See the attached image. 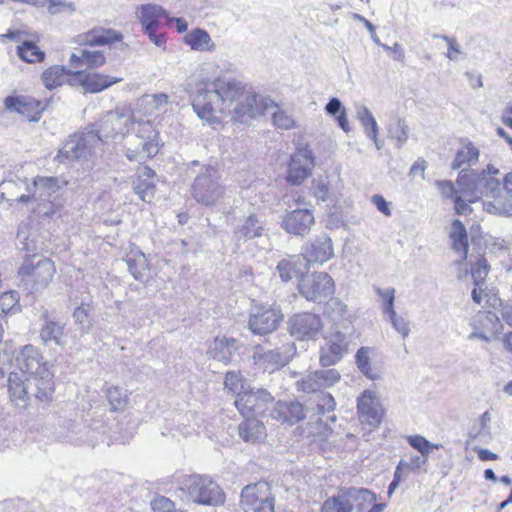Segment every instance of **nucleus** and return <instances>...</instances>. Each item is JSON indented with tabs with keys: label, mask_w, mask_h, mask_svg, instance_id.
I'll use <instances>...</instances> for the list:
<instances>
[{
	"label": "nucleus",
	"mask_w": 512,
	"mask_h": 512,
	"mask_svg": "<svg viewBox=\"0 0 512 512\" xmlns=\"http://www.w3.org/2000/svg\"><path fill=\"white\" fill-rule=\"evenodd\" d=\"M196 115L208 124H219L226 115L246 123L259 111L257 95L235 80L215 79L199 84L192 96Z\"/></svg>",
	"instance_id": "obj_1"
},
{
	"label": "nucleus",
	"mask_w": 512,
	"mask_h": 512,
	"mask_svg": "<svg viewBox=\"0 0 512 512\" xmlns=\"http://www.w3.org/2000/svg\"><path fill=\"white\" fill-rule=\"evenodd\" d=\"M500 174L498 168L487 165L481 172L461 170L456 181L464 185V195L470 202H475L486 197L485 210L490 214L500 216H512V195L500 187V181L496 178Z\"/></svg>",
	"instance_id": "obj_2"
},
{
	"label": "nucleus",
	"mask_w": 512,
	"mask_h": 512,
	"mask_svg": "<svg viewBox=\"0 0 512 512\" xmlns=\"http://www.w3.org/2000/svg\"><path fill=\"white\" fill-rule=\"evenodd\" d=\"M67 184L57 177L37 176L32 186L27 187L29 194L21 195L16 201L30 203L31 211L39 217L52 218L63 208V199L59 191Z\"/></svg>",
	"instance_id": "obj_3"
},
{
	"label": "nucleus",
	"mask_w": 512,
	"mask_h": 512,
	"mask_svg": "<svg viewBox=\"0 0 512 512\" xmlns=\"http://www.w3.org/2000/svg\"><path fill=\"white\" fill-rule=\"evenodd\" d=\"M15 362L18 373L33 381L35 397L40 401L51 400L55 390L54 376L42 354L34 346L26 345L17 354Z\"/></svg>",
	"instance_id": "obj_4"
},
{
	"label": "nucleus",
	"mask_w": 512,
	"mask_h": 512,
	"mask_svg": "<svg viewBox=\"0 0 512 512\" xmlns=\"http://www.w3.org/2000/svg\"><path fill=\"white\" fill-rule=\"evenodd\" d=\"M178 491L190 503L218 506L225 502V493L218 483L206 475H185L178 481Z\"/></svg>",
	"instance_id": "obj_5"
},
{
	"label": "nucleus",
	"mask_w": 512,
	"mask_h": 512,
	"mask_svg": "<svg viewBox=\"0 0 512 512\" xmlns=\"http://www.w3.org/2000/svg\"><path fill=\"white\" fill-rule=\"evenodd\" d=\"M55 271L50 259L34 255L25 259L19 268V285L29 292L43 290L52 281Z\"/></svg>",
	"instance_id": "obj_6"
},
{
	"label": "nucleus",
	"mask_w": 512,
	"mask_h": 512,
	"mask_svg": "<svg viewBox=\"0 0 512 512\" xmlns=\"http://www.w3.org/2000/svg\"><path fill=\"white\" fill-rule=\"evenodd\" d=\"M218 172L213 167L202 168L194 180L192 194L195 200L206 206L214 205L224 193L218 183Z\"/></svg>",
	"instance_id": "obj_7"
},
{
	"label": "nucleus",
	"mask_w": 512,
	"mask_h": 512,
	"mask_svg": "<svg viewBox=\"0 0 512 512\" xmlns=\"http://www.w3.org/2000/svg\"><path fill=\"white\" fill-rule=\"evenodd\" d=\"M240 497L245 512H274V497L270 485L265 481L246 485Z\"/></svg>",
	"instance_id": "obj_8"
},
{
	"label": "nucleus",
	"mask_w": 512,
	"mask_h": 512,
	"mask_svg": "<svg viewBox=\"0 0 512 512\" xmlns=\"http://www.w3.org/2000/svg\"><path fill=\"white\" fill-rule=\"evenodd\" d=\"M134 121H136V117L130 111H108L95 124L96 140L100 141L118 134L124 135L134 125Z\"/></svg>",
	"instance_id": "obj_9"
},
{
	"label": "nucleus",
	"mask_w": 512,
	"mask_h": 512,
	"mask_svg": "<svg viewBox=\"0 0 512 512\" xmlns=\"http://www.w3.org/2000/svg\"><path fill=\"white\" fill-rule=\"evenodd\" d=\"M334 291V281L325 272L302 276L299 282V292L308 301L320 303L333 295Z\"/></svg>",
	"instance_id": "obj_10"
},
{
	"label": "nucleus",
	"mask_w": 512,
	"mask_h": 512,
	"mask_svg": "<svg viewBox=\"0 0 512 512\" xmlns=\"http://www.w3.org/2000/svg\"><path fill=\"white\" fill-rule=\"evenodd\" d=\"M283 320V314L279 309L266 305L252 307L248 328L255 335H267L279 327Z\"/></svg>",
	"instance_id": "obj_11"
},
{
	"label": "nucleus",
	"mask_w": 512,
	"mask_h": 512,
	"mask_svg": "<svg viewBox=\"0 0 512 512\" xmlns=\"http://www.w3.org/2000/svg\"><path fill=\"white\" fill-rule=\"evenodd\" d=\"M294 353L293 344H285L273 350H264L257 346L254 348L252 359L259 368L265 371H275L287 364Z\"/></svg>",
	"instance_id": "obj_12"
},
{
	"label": "nucleus",
	"mask_w": 512,
	"mask_h": 512,
	"mask_svg": "<svg viewBox=\"0 0 512 512\" xmlns=\"http://www.w3.org/2000/svg\"><path fill=\"white\" fill-rule=\"evenodd\" d=\"M92 142H97L92 133L73 135L62 146L57 154L60 162H73L86 159L92 153Z\"/></svg>",
	"instance_id": "obj_13"
},
{
	"label": "nucleus",
	"mask_w": 512,
	"mask_h": 512,
	"mask_svg": "<svg viewBox=\"0 0 512 512\" xmlns=\"http://www.w3.org/2000/svg\"><path fill=\"white\" fill-rule=\"evenodd\" d=\"M315 167L312 151L307 148L298 149L290 159L287 181L293 185L302 184Z\"/></svg>",
	"instance_id": "obj_14"
},
{
	"label": "nucleus",
	"mask_w": 512,
	"mask_h": 512,
	"mask_svg": "<svg viewBox=\"0 0 512 512\" xmlns=\"http://www.w3.org/2000/svg\"><path fill=\"white\" fill-rule=\"evenodd\" d=\"M288 325L290 334L300 340L315 339L323 329L320 316L308 312L294 315Z\"/></svg>",
	"instance_id": "obj_15"
},
{
	"label": "nucleus",
	"mask_w": 512,
	"mask_h": 512,
	"mask_svg": "<svg viewBox=\"0 0 512 512\" xmlns=\"http://www.w3.org/2000/svg\"><path fill=\"white\" fill-rule=\"evenodd\" d=\"M273 401L272 395L265 389H248L236 397L235 406L243 416L260 414L266 405Z\"/></svg>",
	"instance_id": "obj_16"
},
{
	"label": "nucleus",
	"mask_w": 512,
	"mask_h": 512,
	"mask_svg": "<svg viewBox=\"0 0 512 512\" xmlns=\"http://www.w3.org/2000/svg\"><path fill=\"white\" fill-rule=\"evenodd\" d=\"M314 224V214L308 208H296L286 213L281 221V227L296 236H305Z\"/></svg>",
	"instance_id": "obj_17"
},
{
	"label": "nucleus",
	"mask_w": 512,
	"mask_h": 512,
	"mask_svg": "<svg viewBox=\"0 0 512 512\" xmlns=\"http://www.w3.org/2000/svg\"><path fill=\"white\" fill-rule=\"evenodd\" d=\"M4 106L8 111L18 113L31 122L38 121L44 110L42 102L26 95L8 96L4 100Z\"/></svg>",
	"instance_id": "obj_18"
},
{
	"label": "nucleus",
	"mask_w": 512,
	"mask_h": 512,
	"mask_svg": "<svg viewBox=\"0 0 512 512\" xmlns=\"http://www.w3.org/2000/svg\"><path fill=\"white\" fill-rule=\"evenodd\" d=\"M348 512H383L385 504H375L376 495L365 488L345 489Z\"/></svg>",
	"instance_id": "obj_19"
},
{
	"label": "nucleus",
	"mask_w": 512,
	"mask_h": 512,
	"mask_svg": "<svg viewBox=\"0 0 512 512\" xmlns=\"http://www.w3.org/2000/svg\"><path fill=\"white\" fill-rule=\"evenodd\" d=\"M357 409L362 423L371 427H377L381 423L383 410L375 392L364 391L358 398Z\"/></svg>",
	"instance_id": "obj_20"
},
{
	"label": "nucleus",
	"mask_w": 512,
	"mask_h": 512,
	"mask_svg": "<svg viewBox=\"0 0 512 512\" xmlns=\"http://www.w3.org/2000/svg\"><path fill=\"white\" fill-rule=\"evenodd\" d=\"M302 258L307 265L324 264L334 257L333 243L329 236L320 235L304 247Z\"/></svg>",
	"instance_id": "obj_21"
},
{
	"label": "nucleus",
	"mask_w": 512,
	"mask_h": 512,
	"mask_svg": "<svg viewBox=\"0 0 512 512\" xmlns=\"http://www.w3.org/2000/svg\"><path fill=\"white\" fill-rule=\"evenodd\" d=\"M347 347V334L344 331L337 330L336 332H330L327 337V344L321 350V365L324 367L335 365L341 360L344 353L347 351Z\"/></svg>",
	"instance_id": "obj_22"
},
{
	"label": "nucleus",
	"mask_w": 512,
	"mask_h": 512,
	"mask_svg": "<svg viewBox=\"0 0 512 512\" xmlns=\"http://www.w3.org/2000/svg\"><path fill=\"white\" fill-rule=\"evenodd\" d=\"M325 315L331 324V332L340 330L347 334L351 328L352 316L344 302L338 298L328 301L325 307Z\"/></svg>",
	"instance_id": "obj_23"
},
{
	"label": "nucleus",
	"mask_w": 512,
	"mask_h": 512,
	"mask_svg": "<svg viewBox=\"0 0 512 512\" xmlns=\"http://www.w3.org/2000/svg\"><path fill=\"white\" fill-rule=\"evenodd\" d=\"M78 84L87 93H99L110 86L121 82L123 79L101 73H86L76 70L73 73Z\"/></svg>",
	"instance_id": "obj_24"
},
{
	"label": "nucleus",
	"mask_w": 512,
	"mask_h": 512,
	"mask_svg": "<svg viewBox=\"0 0 512 512\" xmlns=\"http://www.w3.org/2000/svg\"><path fill=\"white\" fill-rule=\"evenodd\" d=\"M159 151L158 142H146L136 135H129L126 138L125 153L130 161L139 163L155 156Z\"/></svg>",
	"instance_id": "obj_25"
},
{
	"label": "nucleus",
	"mask_w": 512,
	"mask_h": 512,
	"mask_svg": "<svg viewBox=\"0 0 512 512\" xmlns=\"http://www.w3.org/2000/svg\"><path fill=\"white\" fill-rule=\"evenodd\" d=\"M33 381L31 379L23 378L22 374L17 371H12L8 378V391L11 402L15 407L25 410L29 405L28 388Z\"/></svg>",
	"instance_id": "obj_26"
},
{
	"label": "nucleus",
	"mask_w": 512,
	"mask_h": 512,
	"mask_svg": "<svg viewBox=\"0 0 512 512\" xmlns=\"http://www.w3.org/2000/svg\"><path fill=\"white\" fill-rule=\"evenodd\" d=\"M257 105L259 108L256 117L262 113H271L273 124L280 129H291L295 126V120L286 110L280 108L271 98L261 96L257 97Z\"/></svg>",
	"instance_id": "obj_27"
},
{
	"label": "nucleus",
	"mask_w": 512,
	"mask_h": 512,
	"mask_svg": "<svg viewBox=\"0 0 512 512\" xmlns=\"http://www.w3.org/2000/svg\"><path fill=\"white\" fill-rule=\"evenodd\" d=\"M135 16L141 24L142 31L159 29L163 18H168V13L160 5L142 4L136 8Z\"/></svg>",
	"instance_id": "obj_28"
},
{
	"label": "nucleus",
	"mask_w": 512,
	"mask_h": 512,
	"mask_svg": "<svg viewBox=\"0 0 512 512\" xmlns=\"http://www.w3.org/2000/svg\"><path fill=\"white\" fill-rule=\"evenodd\" d=\"M238 349L237 340L227 337H216L207 350V356L227 364Z\"/></svg>",
	"instance_id": "obj_29"
},
{
	"label": "nucleus",
	"mask_w": 512,
	"mask_h": 512,
	"mask_svg": "<svg viewBox=\"0 0 512 512\" xmlns=\"http://www.w3.org/2000/svg\"><path fill=\"white\" fill-rule=\"evenodd\" d=\"M277 421L294 423L305 417V409L299 402H277L271 411Z\"/></svg>",
	"instance_id": "obj_30"
},
{
	"label": "nucleus",
	"mask_w": 512,
	"mask_h": 512,
	"mask_svg": "<svg viewBox=\"0 0 512 512\" xmlns=\"http://www.w3.org/2000/svg\"><path fill=\"white\" fill-rule=\"evenodd\" d=\"M154 175V171L147 166L138 169L137 179L134 181V191L143 201L149 202L154 196Z\"/></svg>",
	"instance_id": "obj_31"
},
{
	"label": "nucleus",
	"mask_w": 512,
	"mask_h": 512,
	"mask_svg": "<svg viewBox=\"0 0 512 512\" xmlns=\"http://www.w3.org/2000/svg\"><path fill=\"white\" fill-rule=\"evenodd\" d=\"M123 35L113 29L90 31L86 34L77 36L76 42L80 45L99 46L106 45L112 42L121 41Z\"/></svg>",
	"instance_id": "obj_32"
},
{
	"label": "nucleus",
	"mask_w": 512,
	"mask_h": 512,
	"mask_svg": "<svg viewBox=\"0 0 512 512\" xmlns=\"http://www.w3.org/2000/svg\"><path fill=\"white\" fill-rule=\"evenodd\" d=\"M183 42L192 50L200 52H212L216 48V45L211 39L209 33L201 28H195L188 32L184 36Z\"/></svg>",
	"instance_id": "obj_33"
},
{
	"label": "nucleus",
	"mask_w": 512,
	"mask_h": 512,
	"mask_svg": "<svg viewBox=\"0 0 512 512\" xmlns=\"http://www.w3.org/2000/svg\"><path fill=\"white\" fill-rule=\"evenodd\" d=\"M307 267L308 265L306 264L305 259H303L301 255L292 256L286 259H282L278 263L276 267V273L278 274L282 282L287 283Z\"/></svg>",
	"instance_id": "obj_34"
},
{
	"label": "nucleus",
	"mask_w": 512,
	"mask_h": 512,
	"mask_svg": "<svg viewBox=\"0 0 512 512\" xmlns=\"http://www.w3.org/2000/svg\"><path fill=\"white\" fill-rule=\"evenodd\" d=\"M234 237L237 241H247L254 238L268 240L262 223L254 214L247 217L242 226L235 231Z\"/></svg>",
	"instance_id": "obj_35"
},
{
	"label": "nucleus",
	"mask_w": 512,
	"mask_h": 512,
	"mask_svg": "<svg viewBox=\"0 0 512 512\" xmlns=\"http://www.w3.org/2000/svg\"><path fill=\"white\" fill-rule=\"evenodd\" d=\"M247 419L239 424L238 432L239 436L245 441L250 443H256L266 436V428L262 422L256 418Z\"/></svg>",
	"instance_id": "obj_36"
},
{
	"label": "nucleus",
	"mask_w": 512,
	"mask_h": 512,
	"mask_svg": "<svg viewBox=\"0 0 512 512\" xmlns=\"http://www.w3.org/2000/svg\"><path fill=\"white\" fill-rule=\"evenodd\" d=\"M449 236L452 240L453 250L460 254L462 260H466L468 257L467 231L459 219H455L451 223Z\"/></svg>",
	"instance_id": "obj_37"
},
{
	"label": "nucleus",
	"mask_w": 512,
	"mask_h": 512,
	"mask_svg": "<svg viewBox=\"0 0 512 512\" xmlns=\"http://www.w3.org/2000/svg\"><path fill=\"white\" fill-rule=\"evenodd\" d=\"M126 263L129 272L136 280L142 281L147 276L149 263L145 254L140 250H131L126 255Z\"/></svg>",
	"instance_id": "obj_38"
},
{
	"label": "nucleus",
	"mask_w": 512,
	"mask_h": 512,
	"mask_svg": "<svg viewBox=\"0 0 512 512\" xmlns=\"http://www.w3.org/2000/svg\"><path fill=\"white\" fill-rule=\"evenodd\" d=\"M75 71L66 69L64 66L54 65L44 70L41 75L43 85L47 89H54L62 86L69 75H73Z\"/></svg>",
	"instance_id": "obj_39"
},
{
	"label": "nucleus",
	"mask_w": 512,
	"mask_h": 512,
	"mask_svg": "<svg viewBox=\"0 0 512 512\" xmlns=\"http://www.w3.org/2000/svg\"><path fill=\"white\" fill-rule=\"evenodd\" d=\"M479 150L473 143L467 142L463 144L456 153V156L452 162V168L457 170L463 166H471L478 161Z\"/></svg>",
	"instance_id": "obj_40"
},
{
	"label": "nucleus",
	"mask_w": 512,
	"mask_h": 512,
	"mask_svg": "<svg viewBox=\"0 0 512 512\" xmlns=\"http://www.w3.org/2000/svg\"><path fill=\"white\" fill-rule=\"evenodd\" d=\"M63 334L64 325L54 321H46L40 330V339L45 345L61 346Z\"/></svg>",
	"instance_id": "obj_41"
},
{
	"label": "nucleus",
	"mask_w": 512,
	"mask_h": 512,
	"mask_svg": "<svg viewBox=\"0 0 512 512\" xmlns=\"http://www.w3.org/2000/svg\"><path fill=\"white\" fill-rule=\"evenodd\" d=\"M325 111L328 115L335 117V120L344 132L350 131L346 109L338 98H331L325 106Z\"/></svg>",
	"instance_id": "obj_42"
},
{
	"label": "nucleus",
	"mask_w": 512,
	"mask_h": 512,
	"mask_svg": "<svg viewBox=\"0 0 512 512\" xmlns=\"http://www.w3.org/2000/svg\"><path fill=\"white\" fill-rule=\"evenodd\" d=\"M357 119L364 127L368 138H376L379 132L378 124L368 107L361 105L356 110Z\"/></svg>",
	"instance_id": "obj_43"
},
{
	"label": "nucleus",
	"mask_w": 512,
	"mask_h": 512,
	"mask_svg": "<svg viewBox=\"0 0 512 512\" xmlns=\"http://www.w3.org/2000/svg\"><path fill=\"white\" fill-rule=\"evenodd\" d=\"M169 97L165 93L145 95L139 100V106L146 114L152 115L168 104Z\"/></svg>",
	"instance_id": "obj_44"
},
{
	"label": "nucleus",
	"mask_w": 512,
	"mask_h": 512,
	"mask_svg": "<svg viewBox=\"0 0 512 512\" xmlns=\"http://www.w3.org/2000/svg\"><path fill=\"white\" fill-rule=\"evenodd\" d=\"M18 56L25 62H41L45 58V53L39 49L33 42L24 41L18 46Z\"/></svg>",
	"instance_id": "obj_45"
},
{
	"label": "nucleus",
	"mask_w": 512,
	"mask_h": 512,
	"mask_svg": "<svg viewBox=\"0 0 512 512\" xmlns=\"http://www.w3.org/2000/svg\"><path fill=\"white\" fill-rule=\"evenodd\" d=\"M389 136L396 140L397 147H402L408 140L409 130L402 118L396 117L388 127Z\"/></svg>",
	"instance_id": "obj_46"
},
{
	"label": "nucleus",
	"mask_w": 512,
	"mask_h": 512,
	"mask_svg": "<svg viewBox=\"0 0 512 512\" xmlns=\"http://www.w3.org/2000/svg\"><path fill=\"white\" fill-rule=\"evenodd\" d=\"M106 396L112 411H122L128 405V395L126 390L113 386L107 389Z\"/></svg>",
	"instance_id": "obj_47"
},
{
	"label": "nucleus",
	"mask_w": 512,
	"mask_h": 512,
	"mask_svg": "<svg viewBox=\"0 0 512 512\" xmlns=\"http://www.w3.org/2000/svg\"><path fill=\"white\" fill-rule=\"evenodd\" d=\"M345 489H341L337 495L324 501L321 512H348Z\"/></svg>",
	"instance_id": "obj_48"
},
{
	"label": "nucleus",
	"mask_w": 512,
	"mask_h": 512,
	"mask_svg": "<svg viewBox=\"0 0 512 512\" xmlns=\"http://www.w3.org/2000/svg\"><path fill=\"white\" fill-rule=\"evenodd\" d=\"M407 441L411 447L421 453L420 457L422 458H427L434 448L438 449L440 447L439 444L432 443L418 434L408 436Z\"/></svg>",
	"instance_id": "obj_49"
},
{
	"label": "nucleus",
	"mask_w": 512,
	"mask_h": 512,
	"mask_svg": "<svg viewBox=\"0 0 512 512\" xmlns=\"http://www.w3.org/2000/svg\"><path fill=\"white\" fill-rule=\"evenodd\" d=\"M224 386L229 391L235 393L237 397L239 396V393L246 391L249 387L246 385L242 375L235 371H229L226 373Z\"/></svg>",
	"instance_id": "obj_50"
},
{
	"label": "nucleus",
	"mask_w": 512,
	"mask_h": 512,
	"mask_svg": "<svg viewBox=\"0 0 512 512\" xmlns=\"http://www.w3.org/2000/svg\"><path fill=\"white\" fill-rule=\"evenodd\" d=\"M426 463L427 458L411 454L409 460H401L398 463L396 470L407 478L411 472L420 469Z\"/></svg>",
	"instance_id": "obj_51"
},
{
	"label": "nucleus",
	"mask_w": 512,
	"mask_h": 512,
	"mask_svg": "<svg viewBox=\"0 0 512 512\" xmlns=\"http://www.w3.org/2000/svg\"><path fill=\"white\" fill-rule=\"evenodd\" d=\"M487 260L479 256L474 263H471V275L476 286H480L486 279L489 272Z\"/></svg>",
	"instance_id": "obj_52"
},
{
	"label": "nucleus",
	"mask_w": 512,
	"mask_h": 512,
	"mask_svg": "<svg viewBox=\"0 0 512 512\" xmlns=\"http://www.w3.org/2000/svg\"><path fill=\"white\" fill-rule=\"evenodd\" d=\"M433 38L440 39L443 42H445L447 46V51L445 53V56L451 60L456 61L458 60L459 56L462 54L461 46L454 37H449L446 35H433Z\"/></svg>",
	"instance_id": "obj_53"
},
{
	"label": "nucleus",
	"mask_w": 512,
	"mask_h": 512,
	"mask_svg": "<svg viewBox=\"0 0 512 512\" xmlns=\"http://www.w3.org/2000/svg\"><path fill=\"white\" fill-rule=\"evenodd\" d=\"M137 123H138L137 131L134 135L140 137L141 139L145 140L146 142H148V140L150 142H158L157 141L158 133L155 130V128L153 127V124L151 123L150 120H146V121L138 120Z\"/></svg>",
	"instance_id": "obj_54"
},
{
	"label": "nucleus",
	"mask_w": 512,
	"mask_h": 512,
	"mask_svg": "<svg viewBox=\"0 0 512 512\" xmlns=\"http://www.w3.org/2000/svg\"><path fill=\"white\" fill-rule=\"evenodd\" d=\"M89 311H90L89 306L84 305V304L79 305L73 311L72 316H73L75 323L81 325V328H80L81 334L88 333L90 330V324L88 321Z\"/></svg>",
	"instance_id": "obj_55"
},
{
	"label": "nucleus",
	"mask_w": 512,
	"mask_h": 512,
	"mask_svg": "<svg viewBox=\"0 0 512 512\" xmlns=\"http://www.w3.org/2000/svg\"><path fill=\"white\" fill-rule=\"evenodd\" d=\"M153 512H177L175 503L168 497L157 495L150 503Z\"/></svg>",
	"instance_id": "obj_56"
},
{
	"label": "nucleus",
	"mask_w": 512,
	"mask_h": 512,
	"mask_svg": "<svg viewBox=\"0 0 512 512\" xmlns=\"http://www.w3.org/2000/svg\"><path fill=\"white\" fill-rule=\"evenodd\" d=\"M317 377L318 375L316 371L309 373L306 377L297 382L299 389L308 393L322 390L320 381Z\"/></svg>",
	"instance_id": "obj_57"
},
{
	"label": "nucleus",
	"mask_w": 512,
	"mask_h": 512,
	"mask_svg": "<svg viewBox=\"0 0 512 512\" xmlns=\"http://www.w3.org/2000/svg\"><path fill=\"white\" fill-rule=\"evenodd\" d=\"M316 372L322 389L332 387L340 380V373L336 369L317 370Z\"/></svg>",
	"instance_id": "obj_58"
},
{
	"label": "nucleus",
	"mask_w": 512,
	"mask_h": 512,
	"mask_svg": "<svg viewBox=\"0 0 512 512\" xmlns=\"http://www.w3.org/2000/svg\"><path fill=\"white\" fill-rule=\"evenodd\" d=\"M376 294L383 301V310L385 313H391L394 310V300H395V290L393 288L381 289L379 287L375 288Z\"/></svg>",
	"instance_id": "obj_59"
},
{
	"label": "nucleus",
	"mask_w": 512,
	"mask_h": 512,
	"mask_svg": "<svg viewBox=\"0 0 512 512\" xmlns=\"http://www.w3.org/2000/svg\"><path fill=\"white\" fill-rule=\"evenodd\" d=\"M48 5V13L50 15H57L60 13H73L75 11V6L72 2H66L62 0H47Z\"/></svg>",
	"instance_id": "obj_60"
},
{
	"label": "nucleus",
	"mask_w": 512,
	"mask_h": 512,
	"mask_svg": "<svg viewBox=\"0 0 512 512\" xmlns=\"http://www.w3.org/2000/svg\"><path fill=\"white\" fill-rule=\"evenodd\" d=\"M330 183L327 178H317L313 180V194L321 201H326L330 194Z\"/></svg>",
	"instance_id": "obj_61"
},
{
	"label": "nucleus",
	"mask_w": 512,
	"mask_h": 512,
	"mask_svg": "<svg viewBox=\"0 0 512 512\" xmlns=\"http://www.w3.org/2000/svg\"><path fill=\"white\" fill-rule=\"evenodd\" d=\"M87 68H98L105 64L106 58L102 51L84 49Z\"/></svg>",
	"instance_id": "obj_62"
},
{
	"label": "nucleus",
	"mask_w": 512,
	"mask_h": 512,
	"mask_svg": "<svg viewBox=\"0 0 512 512\" xmlns=\"http://www.w3.org/2000/svg\"><path fill=\"white\" fill-rule=\"evenodd\" d=\"M18 293L15 291L4 292L0 295V312H10L18 303Z\"/></svg>",
	"instance_id": "obj_63"
},
{
	"label": "nucleus",
	"mask_w": 512,
	"mask_h": 512,
	"mask_svg": "<svg viewBox=\"0 0 512 512\" xmlns=\"http://www.w3.org/2000/svg\"><path fill=\"white\" fill-rule=\"evenodd\" d=\"M388 315L390 317L393 328L398 333H400L403 338H406L410 333L409 321H407L403 317L397 316L395 311L388 313Z\"/></svg>",
	"instance_id": "obj_64"
}]
</instances>
